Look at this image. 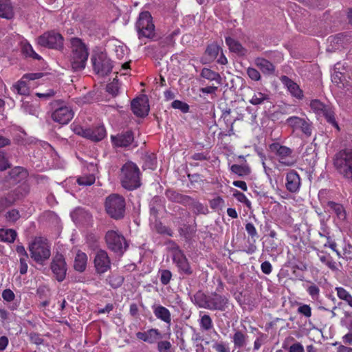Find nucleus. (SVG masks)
<instances>
[{
    "mask_svg": "<svg viewBox=\"0 0 352 352\" xmlns=\"http://www.w3.org/2000/svg\"><path fill=\"white\" fill-rule=\"evenodd\" d=\"M71 52L68 56V68L73 72L82 71L89 57V50L82 39L73 37L70 39Z\"/></svg>",
    "mask_w": 352,
    "mask_h": 352,
    "instance_id": "nucleus-1",
    "label": "nucleus"
},
{
    "mask_svg": "<svg viewBox=\"0 0 352 352\" xmlns=\"http://www.w3.org/2000/svg\"><path fill=\"white\" fill-rule=\"evenodd\" d=\"M333 165L340 175L352 182V148H345L336 153Z\"/></svg>",
    "mask_w": 352,
    "mask_h": 352,
    "instance_id": "nucleus-2",
    "label": "nucleus"
},
{
    "mask_svg": "<svg viewBox=\"0 0 352 352\" xmlns=\"http://www.w3.org/2000/svg\"><path fill=\"white\" fill-rule=\"evenodd\" d=\"M140 171L138 166L128 162L121 168L120 181L123 188L129 190H133L141 186Z\"/></svg>",
    "mask_w": 352,
    "mask_h": 352,
    "instance_id": "nucleus-3",
    "label": "nucleus"
},
{
    "mask_svg": "<svg viewBox=\"0 0 352 352\" xmlns=\"http://www.w3.org/2000/svg\"><path fill=\"white\" fill-rule=\"evenodd\" d=\"M105 210L110 217L119 220L124 217L126 202L124 198L118 194L109 195L104 203Z\"/></svg>",
    "mask_w": 352,
    "mask_h": 352,
    "instance_id": "nucleus-4",
    "label": "nucleus"
},
{
    "mask_svg": "<svg viewBox=\"0 0 352 352\" xmlns=\"http://www.w3.org/2000/svg\"><path fill=\"white\" fill-rule=\"evenodd\" d=\"M104 239L107 248L119 256H122L129 248L124 236L117 230L107 231Z\"/></svg>",
    "mask_w": 352,
    "mask_h": 352,
    "instance_id": "nucleus-5",
    "label": "nucleus"
},
{
    "mask_svg": "<svg viewBox=\"0 0 352 352\" xmlns=\"http://www.w3.org/2000/svg\"><path fill=\"white\" fill-rule=\"evenodd\" d=\"M138 38H152L155 36V25L151 13L142 12L135 23Z\"/></svg>",
    "mask_w": 352,
    "mask_h": 352,
    "instance_id": "nucleus-6",
    "label": "nucleus"
},
{
    "mask_svg": "<svg viewBox=\"0 0 352 352\" xmlns=\"http://www.w3.org/2000/svg\"><path fill=\"white\" fill-rule=\"evenodd\" d=\"M38 44L41 46L62 50L64 47V38L63 36L56 31H48L38 37Z\"/></svg>",
    "mask_w": 352,
    "mask_h": 352,
    "instance_id": "nucleus-7",
    "label": "nucleus"
},
{
    "mask_svg": "<svg viewBox=\"0 0 352 352\" xmlns=\"http://www.w3.org/2000/svg\"><path fill=\"white\" fill-rule=\"evenodd\" d=\"M93 69L99 76H104L110 74L113 69L111 60L103 52L92 55L91 58Z\"/></svg>",
    "mask_w": 352,
    "mask_h": 352,
    "instance_id": "nucleus-8",
    "label": "nucleus"
},
{
    "mask_svg": "<svg viewBox=\"0 0 352 352\" xmlns=\"http://www.w3.org/2000/svg\"><path fill=\"white\" fill-rule=\"evenodd\" d=\"M31 257L38 263H42L50 256L49 245L41 239H36L29 246Z\"/></svg>",
    "mask_w": 352,
    "mask_h": 352,
    "instance_id": "nucleus-9",
    "label": "nucleus"
},
{
    "mask_svg": "<svg viewBox=\"0 0 352 352\" xmlns=\"http://www.w3.org/2000/svg\"><path fill=\"white\" fill-rule=\"evenodd\" d=\"M270 150L274 153L278 159V162L285 166H291L294 164L293 160L289 158L292 157V149L286 146L281 145L278 142H274L270 144Z\"/></svg>",
    "mask_w": 352,
    "mask_h": 352,
    "instance_id": "nucleus-10",
    "label": "nucleus"
},
{
    "mask_svg": "<svg viewBox=\"0 0 352 352\" xmlns=\"http://www.w3.org/2000/svg\"><path fill=\"white\" fill-rule=\"evenodd\" d=\"M30 192V186L27 184H23L11 191L8 195L0 199V204L8 207L12 206L16 201L24 197Z\"/></svg>",
    "mask_w": 352,
    "mask_h": 352,
    "instance_id": "nucleus-11",
    "label": "nucleus"
},
{
    "mask_svg": "<svg viewBox=\"0 0 352 352\" xmlns=\"http://www.w3.org/2000/svg\"><path fill=\"white\" fill-rule=\"evenodd\" d=\"M285 124L289 126L293 131L300 130L307 137L311 136L312 133L311 124L305 118L298 116H290L286 120Z\"/></svg>",
    "mask_w": 352,
    "mask_h": 352,
    "instance_id": "nucleus-12",
    "label": "nucleus"
},
{
    "mask_svg": "<svg viewBox=\"0 0 352 352\" xmlns=\"http://www.w3.org/2000/svg\"><path fill=\"white\" fill-rule=\"evenodd\" d=\"M94 267L98 274H104L111 268V259L107 252L104 250L96 251L94 256Z\"/></svg>",
    "mask_w": 352,
    "mask_h": 352,
    "instance_id": "nucleus-13",
    "label": "nucleus"
},
{
    "mask_svg": "<svg viewBox=\"0 0 352 352\" xmlns=\"http://www.w3.org/2000/svg\"><path fill=\"white\" fill-rule=\"evenodd\" d=\"M73 117V110L65 105L56 107L51 115V118L54 122L63 125L68 124Z\"/></svg>",
    "mask_w": 352,
    "mask_h": 352,
    "instance_id": "nucleus-14",
    "label": "nucleus"
},
{
    "mask_svg": "<svg viewBox=\"0 0 352 352\" xmlns=\"http://www.w3.org/2000/svg\"><path fill=\"white\" fill-rule=\"evenodd\" d=\"M51 269L58 282H62L66 276L67 264L62 254H57L52 259Z\"/></svg>",
    "mask_w": 352,
    "mask_h": 352,
    "instance_id": "nucleus-15",
    "label": "nucleus"
},
{
    "mask_svg": "<svg viewBox=\"0 0 352 352\" xmlns=\"http://www.w3.org/2000/svg\"><path fill=\"white\" fill-rule=\"evenodd\" d=\"M228 298L217 292L209 295L208 309L224 311L228 307Z\"/></svg>",
    "mask_w": 352,
    "mask_h": 352,
    "instance_id": "nucleus-16",
    "label": "nucleus"
},
{
    "mask_svg": "<svg viewBox=\"0 0 352 352\" xmlns=\"http://www.w3.org/2000/svg\"><path fill=\"white\" fill-rule=\"evenodd\" d=\"M131 107L133 113L138 117H144L148 115L149 111L148 100L144 97L133 99Z\"/></svg>",
    "mask_w": 352,
    "mask_h": 352,
    "instance_id": "nucleus-17",
    "label": "nucleus"
},
{
    "mask_svg": "<svg viewBox=\"0 0 352 352\" xmlns=\"http://www.w3.org/2000/svg\"><path fill=\"white\" fill-rule=\"evenodd\" d=\"M285 187L292 193L297 192L300 187V177L298 173L294 170H289L286 175Z\"/></svg>",
    "mask_w": 352,
    "mask_h": 352,
    "instance_id": "nucleus-18",
    "label": "nucleus"
},
{
    "mask_svg": "<svg viewBox=\"0 0 352 352\" xmlns=\"http://www.w3.org/2000/svg\"><path fill=\"white\" fill-rule=\"evenodd\" d=\"M280 81L287 87V90L293 97H295L298 100L303 98L304 96L302 90L300 88L297 83L290 79L288 76H282L280 78Z\"/></svg>",
    "mask_w": 352,
    "mask_h": 352,
    "instance_id": "nucleus-19",
    "label": "nucleus"
},
{
    "mask_svg": "<svg viewBox=\"0 0 352 352\" xmlns=\"http://www.w3.org/2000/svg\"><path fill=\"white\" fill-rule=\"evenodd\" d=\"M133 133L131 131L118 134L116 136H111L112 143L118 147H126L133 141Z\"/></svg>",
    "mask_w": 352,
    "mask_h": 352,
    "instance_id": "nucleus-20",
    "label": "nucleus"
},
{
    "mask_svg": "<svg viewBox=\"0 0 352 352\" xmlns=\"http://www.w3.org/2000/svg\"><path fill=\"white\" fill-rule=\"evenodd\" d=\"M28 177L27 170L21 166H16L12 168L6 177V179L11 184H16Z\"/></svg>",
    "mask_w": 352,
    "mask_h": 352,
    "instance_id": "nucleus-21",
    "label": "nucleus"
},
{
    "mask_svg": "<svg viewBox=\"0 0 352 352\" xmlns=\"http://www.w3.org/2000/svg\"><path fill=\"white\" fill-rule=\"evenodd\" d=\"M166 197L172 202L187 206L191 201V197L181 194L174 190L168 189L165 192Z\"/></svg>",
    "mask_w": 352,
    "mask_h": 352,
    "instance_id": "nucleus-22",
    "label": "nucleus"
},
{
    "mask_svg": "<svg viewBox=\"0 0 352 352\" xmlns=\"http://www.w3.org/2000/svg\"><path fill=\"white\" fill-rule=\"evenodd\" d=\"M173 262L176 263L179 271L186 275H190L192 273V270L189 265L188 259L184 253L179 256H175L173 258Z\"/></svg>",
    "mask_w": 352,
    "mask_h": 352,
    "instance_id": "nucleus-23",
    "label": "nucleus"
},
{
    "mask_svg": "<svg viewBox=\"0 0 352 352\" xmlns=\"http://www.w3.org/2000/svg\"><path fill=\"white\" fill-rule=\"evenodd\" d=\"M221 50L219 45L215 43L208 45L205 52V56L202 58V63L206 64L214 60Z\"/></svg>",
    "mask_w": 352,
    "mask_h": 352,
    "instance_id": "nucleus-24",
    "label": "nucleus"
},
{
    "mask_svg": "<svg viewBox=\"0 0 352 352\" xmlns=\"http://www.w3.org/2000/svg\"><path fill=\"white\" fill-rule=\"evenodd\" d=\"M153 311L155 317L166 324L171 322V314L170 311L162 305H154Z\"/></svg>",
    "mask_w": 352,
    "mask_h": 352,
    "instance_id": "nucleus-25",
    "label": "nucleus"
},
{
    "mask_svg": "<svg viewBox=\"0 0 352 352\" xmlns=\"http://www.w3.org/2000/svg\"><path fill=\"white\" fill-rule=\"evenodd\" d=\"M164 200L159 196H155L151 201L150 214L153 219L158 218L159 212L164 208Z\"/></svg>",
    "mask_w": 352,
    "mask_h": 352,
    "instance_id": "nucleus-26",
    "label": "nucleus"
},
{
    "mask_svg": "<svg viewBox=\"0 0 352 352\" xmlns=\"http://www.w3.org/2000/svg\"><path fill=\"white\" fill-rule=\"evenodd\" d=\"M89 135L87 139L94 142H99L104 139L106 136V130L104 126H97L93 128H88Z\"/></svg>",
    "mask_w": 352,
    "mask_h": 352,
    "instance_id": "nucleus-27",
    "label": "nucleus"
},
{
    "mask_svg": "<svg viewBox=\"0 0 352 352\" xmlns=\"http://www.w3.org/2000/svg\"><path fill=\"white\" fill-rule=\"evenodd\" d=\"M14 12L10 0H0V17L12 19Z\"/></svg>",
    "mask_w": 352,
    "mask_h": 352,
    "instance_id": "nucleus-28",
    "label": "nucleus"
},
{
    "mask_svg": "<svg viewBox=\"0 0 352 352\" xmlns=\"http://www.w3.org/2000/svg\"><path fill=\"white\" fill-rule=\"evenodd\" d=\"M209 296L206 295L201 291H198L192 298V302L201 308L208 309Z\"/></svg>",
    "mask_w": 352,
    "mask_h": 352,
    "instance_id": "nucleus-29",
    "label": "nucleus"
},
{
    "mask_svg": "<svg viewBox=\"0 0 352 352\" xmlns=\"http://www.w3.org/2000/svg\"><path fill=\"white\" fill-rule=\"evenodd\" d=\"M327 205L336 214L337 217L340 220H345L346 218V213L344 206L339 203H336L333 201H329Z\"/></svg>",
    "mask_w": 352,
    "mask_h": 352,
    "instance_id": "nucleus-30",
    "label": "nucleus"
},
{
    "mask_svg": "<svg viewBox=\"0 0 352 352\" xmlns=\"http://www.w3.org/2000/svg\"><path fill=\"white\" fill-rule=\"evenodd\" d=\"M87 256L82 252H78L74 259V269L76 271L82 272L87 266Z\"/></svg>",
    "mask_w": 352,
    "mask_h": 352,
    "instance_id": "nucleus-31",
    "label": "nucleus"
},
{
    "mask_svg": "<svg viewBox=\"0 0 352 352\" xmlns=\"http://www.w3.org/2000/svg\"><path fill=\"white\" fill-rule=\"evenodd\" d=\"M17 236L16 232L13 229L0 228V241L13 243Z\"/></svg>",
    "mask_w": 352,
    "mask_h": 352,
    "instance_id": "nucleus-32",
    "label": "nucleus"
},
{
    "mask_svg": "<svg viewBox=\"0 0 352 352\" xmlns=\"http://www.w3.org/2000/svg\"><path fill=\"white\" fill-rule=\"evenodd\" d=\"M255 63L263 73L273 74L275 71L274 65L267 59L257 58L255 60Z\"/></svg>",
    "mask_w": 352,
    "mask_h": 352,
    "instance_id": "nucleus-33",
    "label": "nucleus"
},
{
    "mask_svg": "<svg viewBox=\"0 0 352 352\" xmlns=\"http://www.w3.org/2000/svg\"><path fill=\"white\" fill-rule=\"evenodd\" d=\"M12 89L18 94L22 96H28L30 94V87L27 83V80L21 78L16 84L13 85Z\"/></svg>",
    "mask_w": 352,
    "mask_h": 352,
    "instance_id": "nucleus-34",
    "label": "nucleus"
},
{
    "mask_svg": "<svg viewBox=\"0 0 352 352\" xmlns=\"http://www.w3.org/2000/svg\"><path fill=\"white\" fill-rule=\"evenodd\" d=\"M201 76L211 81H215L217 85L221 84V77L217 73L208 68H204L201 72Z\"/></svg>",
    "mask_w": 352,
    "mask_h": 352,
    "instance_id": "nucleus-35",
    "label": "nucleus"
},
{
    "mask_svg": "<svg viewBox=\"0 0 352 352\" xmlns=\"http://www.w3.org/2000/svg\"><path fill=\"white\" fill-rule=\"evenodd\" d=\"M21 52L26 57L41 60V56L34 52L32 45L27 41L21 42Z\"/></svg>",
    "mask_w": 352,
    "mask_h": 352,
    "instance_id": "nucleus-36",
    "label": "nucleus"
},
{
    "mask_svg": "<svg viewBox=\"0 0 352 352\" xmlns=\"http://www.w3.org/2000/svg\"><path fill=\"white\" fill-rule=\"evenodd\" d=\"M153 229L160 234L167 235L168 236H173V231L168 226H164L158 218L154 219Z\"/></svg>",
    "mask_w": 352,
    "mask_h": 352,
    "instance_id": "nucleus-37",
    "label": "nucleus"
},
{
    "mask_svg": "<svg viewBox=\"0 0 352 352\" xmlns=\"http://www.w3.org/2000/svg\"><path fill=\"white\" fill-rule=\"evenodd\" d=\"M191 201L187 206H190L193 210V212L198 214H206L208 213V209L206 206H204L198 201L195 200L191 197Z\"/></svg>",
    "mask_w": 352,
    "mask_h": 352,
    "instance_id": "nucleus-38",
    "label": "nucleus"
},
{
    "mask_svg": "<svg viewBox=\"0 0 352 352\" xmlns=\"http://www.w3.org/2000/svg\"><path fill=\"white\" fill-rule=\"evenodd\" d=\"M338 297L344 301H345L349 306L352 307V295L346 290L344 287H336Z\"/></svg>",
    "mask_w": 352,
    "mask_h": 352,
    "instance_id": "nucleus-39",
    "label": "nucleus"
},
{
    "mask_svg": "<svg viewBox=\"0 0 352 352\" xmlns=\"http://www.w3.org/2000/svg\"><path fill=\"white\" fill-rule=\"evenodd\" d=\"M318 257L321 263L327 265L330 270L333 271L338 270L336 263L333 260L329 254L322 252V254H318Z\"/></svg>",
    "mask_w": 352,
    "mask_h": 352,
    "instance_id": "nucleus-40",
    "label": "nucleus"
},
{
    "mask_svg": "<svg viewBox=\"0 0 352 352\" xmlns=\"http://www.w3.org/2000/svg\"><path fill=\"white\" fill-rule=\"evenodd\" d=\"M329 106L324 104L319 100H313L311 101V109L318 116H321Z\"/></svg>",
    "mask_w": 352,
    "mask_h": 352,
    "instance_id": "nucleus-41",
    "label": "nucleus"
},
{
    "mask_svg": "<svg viewBox=\"0 0 352 352\" xmlns=\"http://www.w3.org/2000/svg\"><path fill=\"white\" fill-rule=\"evenodd\" d=\"M106 280L113 288H118L122 285L124 277L119 274H112L109 276Z\"/></svg>",
    "mask_w": 352,
    "mask_h": 352,
    "instance_id": "nucleus-42",
    "label": "nucleus"
},
{
    "mask_svg": "<svg viewBox=\"0 0 352 352\" xmlns=\"http://www.w3.org/2000/svg\"><path fill=\"white\" fill-rule=\"evenodd\" d=\"M96 181L94 174H85L77 179V183L80 186H87L92 185Z\"/></svg>",
    "mask_w": 352,
    "mask_h": 352,
    "instance_id": "nucleus-43",
    "label": "nucleus"
},
{
    "mask_svg": "<svg viewBox=\"0 0 352 352\" xmlns=\"http://www.w3.org/2000/svg\"><path fill=\"white\" fill-rule=\"evenodd\" d=\"M226 43L228 45L230 50L234 53H240L242 50L241 44L230 36L226 38Z\"/></svg>",
    "mask_w": 352,
    "mask_h": 352,
    "instance_id": "nucleus-44",
    "label": "nucleus"
},
{
    "mask_svg": "<svg viewBox=\"0 0 352 352\" xmlns=\"http://www.w3.org/2000/svg\"><path fill=\"white\" fill-rule=\"evenodd\" d=\"M178 231L180 236L184 237L186 240L190 239L195 232L191 226L187 224H184L179 227Z\"/></svg>",
    "mask_w": 352,
    "mask_h": 352,
    "instance_id": "nucleus-45",
    "label": "nucleus"
},
{
    "mask_svg": "<svg viewBox=\"0 0 352 352\" xmlns=\"http://www.w3.org/2000/svg\"><path fill=\"white\" fill-rule=\"evenodd\" d=\"M146 342L150 344L155 343L157 340L162 339L161 333L156 329H151L146 331Z\"/></svg>",
    "mask_w": 352,
    "mask_h": 352,
    "instance_id": "nucleus-46",
    "label": "nucleus"
},
{
    "mask_svg": "<svg viewBox=\"0 0 352 352\" xmlns=\"http://www.w3.org/2000/svg\"><path fill=\"white\" fill-rule=\"evenodd\" d=\"M320 116H324L328 123L339 129L338 124L336 120L335 113L330 107Z\"/></svg>",
    "mask_w": 352,
    "mask_h": 352,
    "instance_id": "nucleus-47",
    "label": "nucleus"
},
{
    "mask_svg": "<svg viewBox=\"0 0 352 352\" xmlns=\"http://www.w3.org/2000/svg\"><path fill=\"white\" fill-rule=\"evenodd\" d=\"M270 99L269 95L261 92H257L254 94L250 102L252 104L257 105L264 102L265 101L269 102Z\"/></svg>",
    "mask_w": 352,
    "mask_h": 352,
    "instance_id": "nucleus-48",
    "label": "nucleus"
},
{
    "mask_svg": "<svg viewBox=\"0 0 352 352\" xmlns=\"http://www.w3.org/2000/svg\"><path fill=\"white\" fill-rule=\"evenodd\" d=\"M119 89L120 85L118 80L116 78H114L112 82L109 83L106 88L107 91L113 97L118 94Z\"/></svg>",
    "mask_w": 352,
    "mask_h": 352,
    "instance_id": "nucleus-49",
    "label": "nucleus"
},
{
    "mask_svg": "<svg viewBox=\"0 0 352 352\" xmlns=\"http://www.w3.org/2000/svg\"><path fill=\"white\" fill-rule=\"evenodd\" d=\"M20 217V213L16 209H12L8 211L5 214L6 221L10 223L16 222Z\"/></svg>",
    "mask_w": 352,
    "mask_h": 352,
    "instance_id": "nucleus-50",
    "label": "nucleus"
},
{
    "mask_svg": "<svg viewBox=\"0 0 352 352\" xmlns=\"http://www.w3.org/2000/svg\"><path fill=\"white\" fill-rule=\"evenodd\" d=\"M200 326L205 331H208L212 327V321L208 314L204 315L200 320Z\"/></svg>",
    "mask_w": 352,
    "mask_h": 352,
    "instance_id": "nucleus-51",
    "label": "nucleus"
},
{
    "mask_svg": "<svg viewBox=\"0 0 352 352\" xmlns=\"http://www.w3.org/2000/svg\"><path fill=\"white\" fill-rule=\"evenodd\" d=\"M245 230L249 236H251L252 240L253 241V242H250L251 245H252L255 243L256 240L258 238L256 230L254 225L250 223H248L245 225Z\"/></svg>",
    "mask_w": 352,
    "mask_h": 352,
    "instance_id": "nucleus-52",
    "label": "nucleus"
},
{
    "mask_svg": "<svg viewBox=\"0 0 352 352\" xmlns=\"http://www.w3.org/2000/svg\"><path fill=\"white\" fill-rule=\"evenodd\" d=\"M171 107L175 109H179L182 113H187L189 111V105L187 103L178 100L173 101Z\"/></svg>",
    "mask_w": 352,
    "mask_h": 352,
    "instance_id": "nucleus-53",
    "label": "nucleus"
},
{
    "mask_svg": "<svg viewBox=\"0 0 352 352\" xmlns=\"http://www.w3.org/2000/svg\"><path fill=\"white\" fill-rule=\"evenodd\" d=\"M307 292L311 298L317 300L320 296V288L316 284H311L307 288Z\"/></svg>",
    "mask_w": 352,
    "mask_h": 352,
    "instance_id": "nucleus-54",
    "label": "nucleus"
},
{
    "mask_svg": "<svg viewBox=\"0 0 352 352\" xmlns=\"http://www.w3.org/2000/svg\"><path fill=\"white\" fill-rule=\"evenodd\" d=\"M168 248L173 253V258H175V256L180 255L181 254L184 253L183 251L180 249L179 245L173 241L169 240L167 242Z\"/></svg>",
    "mask_w": 352,
    "mask_h": 352,
    "instance_id": "nucleus-55",
    "label": "nucleus"
},
{
    "mask_svg": "<svg viewBox=\"0 0 352 352\" xmlns=\"http://www.w3.org/2000/svg\"><path fill=\"white\" fill-rule=\"evenodd\" d=\"M159 273L160 274V281L162 284L164 285H168L172 277L170 271L168 270H160Z\"/></svg>",
    "mask_w": 352,
    "mask_h": 352,
    "instance_id": "nucleus-56",
    "label": "nucleus"
},
{
    "mask_svg": "<svg viewBox=\"0 0 352 352\" xmlns=\"http://www.w3.org/2000/svg\"><path fill=\"white\" fill-rule=\"evenodd\" d=\"M10 167V164L6 157V153L3 151H0V170H5Z\"/></svg>",
    "mask_w": 352,
    "mask_h": 352,
    "instance_id": "nucleus-57",
    "label": "nucleus"
},
{
    "mask_svg": "<svg viewBox=\"0 0 352 352\" xmlns=\"http://www.w3.org/2000/svg\"><path fill=\"white\" fill-rule=\"evenodd\" d=\"M73 131H74V132L76 135H80V136L84 137L85 138H87V136L90 135H89V131H88V128L87 129H84V128H82V126H80L79 125L74 126H73Z\"/></svg>",
    "mask_w": 352,
    "mask_h": 352,
    "instance_id": "nucleus-58",
    "label": "nucleus"
},
{
    "mask_svg": "<svg viewBox=\"0 0 352 352\" xmlns=\"http://www.w3.org/2000/svg\"><path fill=\"white\" fill-rule=\"evenodd\" d=\"M171 344L169 341H160L157 343L159 352H171Z\"/></svg>",
    "mask_w": 352,
    "mask_h": 352,
    "instance_id": "nucleus-59",
    "label": "nucleus"
},
{
    "mask_svg": "<svg viewBox=\"0 0 352 352\" xmlns=\"http://www.w3.org/2000/svg\"><path fill=\"white\" fill-rule=\"evenodd\" d=\"M298 312L307 318L311 316V308L309 305H302L298 308Z\"/></svg>",
    "mask_w": 352,
    "mask_h": 352,
    "instance_id": "nucleus-60",
    "label": "nucleus"
},
{
    "mask_svg": "<svg viewBox=\"0 0 352 352\" xmlns=\"http://www.w3.org/2000/svg\"><path fill=\"white\" fill-rule=\"evenodd\" d=\"M223 205H224V201L220 197H217L210 201V207L212 209L221 208L223 206Z\"/></svg>",
    "mask_w": 352,
    "mask_h": 352,
    "instance_id": "nucleus-61",
    "label": "nucleus"
},
{
    "mask_svg": "<svg viewBox=\"0 0 352 352\" xmlns=\"http://www.w3.org/2000/svg\"><path fill=\"white\" fill-rule=\"evenodd\" d=\"M29 336L30 342L33 344L39 345L43 342V339L41 338V335L37 333L32 332L30 333Z\"/></svg>",
    "mask_w": 352,
    "mask_h": 352,
    "instance_id": "nucleus-62",
    "label": "nucleus"
},
{
    "mask_svg": "<svg viewBox=\"0 0 352 352\" xmlns=\"http://www.w3.org/2000/svg\"><path fill=\"white\" fill-rule=\"evenodd\" d=\"M328 232H330L329 227L327 226V223L324 220H321L318 235L320 237H323V236L324 235H328Z\"/></svg>",
    "mask_w": 352,
    "mask_h": 352,
    "instance_id": "nucleus-63",
    "label": "nucleus"
},
{
    "mask_svg": "<svg viewBox=\"0 0 352 352\" xmlns=\"http://www.w3.org/2000/svg\"><path fill=\"white\" fill-rule=\"evenodd\" d=\"M217 352H230L228 347L223 342H217L213 345Z\"/></svg>",
    "mask_w": 352,
    "mask_h": 352,
    "instance_id": "nucleus-64",
    "label": "nucleus"
}]
</instances>
